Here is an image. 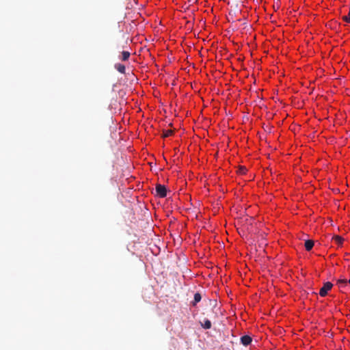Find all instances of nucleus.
<instances>
[{
	"label": "nucleus",
	"mask_w": 350,
	"mask_h": 350,
	"mask_svg": "<svg viewBox=\"0 0 350 350\" xmlns=\"http://www.w3.org/2000/svg\"><path fill=\"white\" fill-rule=\"evenodd\" d=\"M333 286V284L332 283H331L330 282H327L325 283H324L323 286L322 288H321L320 289V291H319V295L321 296V297H325L327 295V292L332 289Z\"/></svg>",
	"instance_id": "nucleus-1"
},
{
	"label": "nucleus",
	"mask_w": 350,
	"mask_h": 350,
	"mask_svg": "<svg viewBox=\"0 0 350 350\" xmlns=\"http://www.w3.org/2000/svg\"><path fill=\"white\" fill-rule=\"evenodd\" d=\"M342 20L346 21L347 23H350V8H349V11L348 15L343 16Z\"/></svg>",
	"instance_id": "nucleus-12"
},
{
	"label": "nucleus",
	"mask_w": 350,
	"mask_h": 350,
	"mask_svg": "<svg viewBox=\"0 0 350 350\" xmlns=\"http://www.w3.org/2000/svg\"><path fill=\"white\" fill-rule=\"evenodd\" d=\"M348 282L350 284V280L348 281Z\"/></svg>",
	"instance_id": "nucleus-14"
},
{
	"label": "nucleus",
	"mask_w": 350,
	"mask_h": 350,
	"mask_svg": "<svg viewBox=\"0 0 350 350\" xmlns=\"http://www.w3.org/2000/svg\"><path fill=\"white\" fill-rule=\"evenodd\" d=\"M155 190L157 192V195L159 196L160 198H165L167 196L166 187L163 185H157Z\"/></svg>",
	"instance_id": "nucleus-2"
},
{
	"label": "nucleus",
	"mask_w": 350,
	"mask_h": 350,
	"mask_svg": "<svg viewBox=\"0 0 350 350\" xmlns=\"http://www.w3.org/2000/svg\"><path fill=\"white\" fill-rule=\"evenodd\" d=\"M347 283V280L346 279H339L337 280L336 284L339 286V288H343L346 286Z\"/></svg>",
	"instance_id": "nucleus-7"
},
{
	"label": "nucleus",
	"mask_w": 350,
	"mask_h": 350,
	"mask_svg": "<svg viewBox=\"0 0 350 350\" xmlns=\"http://www.w3.org/2000/svg\"><path fill=\"white\" fill-rule=\"evenodd\" d=\"M333 239L334 240V241H335L337 244H338V245H340L342 244L343 241H344L343 238H342V237H340V236H335V237H333Z\"/></svg>",
	"instance_id": "nucleus-10"
},
{
	"label": "nucleus",
	"mask_w": 350,
	"mask_h": 350,
	"mask_svg": "<svg viewBox=\"0 0 350 350\" xmlns=\"http://www.w3.org/2000/svg\"><path fill=\"white\" fill-rule=\"evenodd\" d=\"M305 248L307 251H310L314 246V241L312 240H306L304 243Z\"/></svg>",
	"instance_id": "nucleus-4"
},
{
	"label": "nucleus",
	"mask_w": 350,
	"mask_h": 350,
	"mask_svg": "<svg viewBox=\"0 0 350 350\" xmlns=\"http://www.w3.org/2000/svg\"><path fill=\"white\" fill-rule=\"evenodd\" d=\"M202 327L208 329L211 327V323L208 319H205L203 323H201Z\"/></svg>",
	"instance_id": "nucleus-8"
},
{
	"label": "nucleus",
	"mask_w": 350,
	"mask_h": 350,
	"mask_svg": "<svg viewBox=\"0 0 350 350\" xmlns=\"http://www.w3.org/2000/svg\"><path fill=\"white\" fill-rule=\"evenodd\" d=\"M201 299H202V296H201L200 293H195L194 299H193V301L192 302L193 306H196L197 303L200 301Z\"/></svg>",
	"instance_id": "nucleus-6"
},
{
	"label": "nucleus",
	"mask_w": 350,
	"mask_h": 350,
	"mask_svg": "<svg viewBox=\"0 0 350 350\" xmlns=\"http://www.w3.org/2000/svg\"><path fill=\"white\" fill-rule=\"evenodd\" d=\"M173 134V131L172 130H167L164 131L163 137H167Z\"/></svg>",
	"instance_id": "nucleus-11"
},
{
	"label": "nucleus",
	"mask_w": 350,
	"mask_h": 350,
	"mask_svg": "<svg viewBox=\"0 0 350 350\" xmlns=\"http://www.w3.org/2000/svg\"><path fill=\"white\" fill-rule=\"evenodd\" d=\"M240 170H241L243 172H245V167H241Z\"/></svg>",
	"instance_id": "nucleus-13"
},
{
	"label": "nucleus",
	"mask_w": 350,
	"mask_h": 350,
	"mask_svg": "<svg viewBox=\"0 0 350 350\" xmlns=\"http://www.w3.org/2000/svg\"><path fill=\"white\" fill-rule=\"evenodd\" d=\"M130 57V53L129 51H122L121 59L122 61H126Z\"/></svg>",
	"instance_id": "nucleus-9"
},
{
	"label": "nucleus",
	"mask_w": 350,
	"mask_h": 350,
	"mask_svg": "<svg viewBox=\"0 0 350 350\" xmlns=\"http://www.w3.org/2000/svg\"><path fill=\"white\" fill-rule=\"evenodd\" d=\"M115 68L120 73L124 74L125 73V66L123 64H115Z\"/></svg>",
	"instance_id": "nucleus-5"
},
{
	"label": "nucleus",
	"mask_w": 350,
	"mask_h": 350,
	"mask_svg": "<svg viewBox=\"0 0 350 350\" xmlns=\"http://www.w3.org/2000/svg\"><path fill=\"white\" fill-rule=\"evenodd\" d=\"M252 341V338L248 335L243 336L241 338V342L244 346L249 345Z\"/></svg>",
	"instance_id": "nucleus-3"
}]
</instances>
